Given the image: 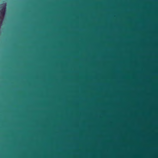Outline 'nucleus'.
Returning <instances> with one entry per match:
<instances>
[{
    "instance_id": "f257e3e1",
    "label": "nucleus",
    "mask_w": 158,
    "mask_h": 158,
    "mask_svg": "<svg viewBox=\"0 0 158 158\" xmlns=\"http://www.w3.org/2000/svg\"><path fill=\"white\" fill-rule=\"evenodd\" d=\"M0 7L1 8L0 10L1 13L2 15H4L5 14L6 10V4H4L3 6H1Z\"/></svg>"
}]
</instances>
